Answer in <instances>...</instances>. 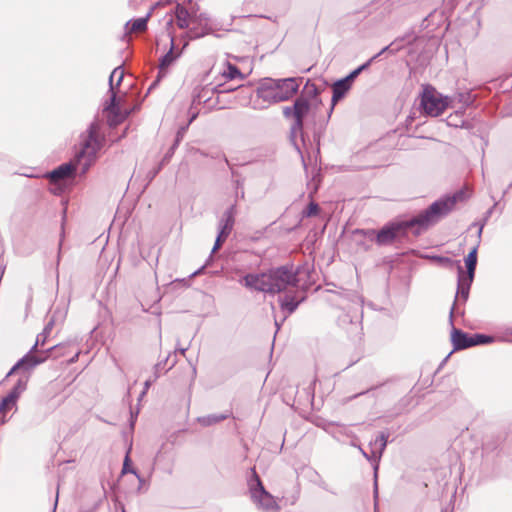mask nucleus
<instances>
[{
    "mask_svg": "<svg viewBox=\"0 0 512 512\" xmlns=\"http://www.w3.org/2000/svg\"><path fill=\"white\" fill-rule=\"evenodd\" d=\"M468 198V191L464 188L459 189L453 194L443 195L410 219L389 221L379 230L371 229L365 234L378 246H387L394 242H401L408 237L410 232L415 236H419L422 232L448 216L458 202H463Z\"/></svg>",
    "mask_w": 512,
    "mask_h": 512,
    "instance_id": "1",
    "label": "nucleus"
},
{
    "mask_svg": "<svg viewBox=\"0 0 512 512\" xmlns=\"http://www.w3.org/2000/svg\"><path fill=\"white\" fill-rule=\"evenodd\" d=\"M242 282L245 287L258 292L277 294L288 287H296L299 283L298 271L292 265L271 268L263 273H248Z\"/></svg>",
    "mask_w": 512,
    "mask_h": 512,
    "instance_id": "2",
    "label": "nucleus"
},
{
    "mask_svg": "<svg viewBox=\"0 0 512 512\" xmlns=\"http://www.w3.org/2000/svg\"><path fill=\"white\" fill-rule=\"evenodd\" d=\"M359 297L355 291L340 288L339 290H328L327 301L332 306L341 310H348L339 317L341 326L346 327L350 324L353 328L350 333H358L361 330L362 309L361 307H349L350 303L359 302Z\"/></svg>",
    "mask_w": 512,
    "mask_h": 512,
    "instance_id": "3",
    "label": "nucleus"
},
{
    "mask_svg": "<svg viewBox=\"0 0 512 512\" xmlns=\"http://www.w3.org/2000/svg\"><path fill=\"white\" fill-rule=\"evenodd\" d=\"M250 473L247 479V485L253 503L264 512H279L280 506L274 496L264 487L255 467L250 469Z\"/></svg>",
    "mask_w": 512,
    "mask_h": 512,
    "instance_id": "4",
    "label": "nucleus"
},
{
    "mask_svg": "<svg viewBox=\"0 0 512 512\" xmlns=\"http://www.w3.org/2000/svg\"><path fill=\"white\" fill-rule=\"evenodd\" d=\"M451 98L438 92L430 84L423 85L419 109L423 115L438 117L451 105Z\"/></svg>",
    "mask_w": 512,
    "mask_h": 512,
    "instance_id": "5",
    "label": "nucleus"
},
{
    "mask_svg": "<svg viewBox=\"0 0 512 512\" xmlns=\"http://www.w3.org/2000/svg\"><path fill=\"white\" fill-rule=\"evenodd\" d=\"M105 137L101 134V123L98 119L92 121L84 136L81 149L76 153L78 158L82 159L85 155L97 156V153L103 147Z\"/></svg>",
    "mask_w": 512,
    "mask_h": 512,
    "instance_id": "6",
    "label": "nucleus"
},
{
    "mask_svg": "<svg viewBox=\"0 0 512 512\" xmlns=\"http://www.w3.org/2000/svg\"><path fill=\"white\" fill-rule=\"evenodd\" d=\"M473 281H470L468 275L465 274L464 268L458 263L457 265V291L453 305L450 309L449 321L453 325L454 315H464V309L460 308L461 304L466 303L469 298L470 288Z\"/></svg>",
    "mask_w": 512,
    "mask_h": 512,
    "instance_id": "7",
    "label": "nucleus"
},
{
    "mask_svg": "<svg viewBox=\"0 0 512 512\" xmlns=\"http://www.w3.org/2000/svg\"><path fill=\"white\" fill-rule=\"evenodd\" d=\"M451 342L453 345V351H459L473 346L490 344L491 339L490 336L483 333L469 334L461 329L455 328L453 324L451 330Z\"/></svg>",
    "mask_w": 512,
    "mask_h": 512,
    "instance_id": "8",
    "label": "nucleus"
},
{
    "mask_svg": "<svg viewBox=\"0 0 512 512\" xmlns=\"http://www.w3.org/2000/svg\"><path fill=\"white\" fill-rule=\"evenodd\" d=\"M169 37L170 49L163 56H161L156 78L150 84L147 91L148 93L155 89L162 81V79L167 76L168 68L181 56L183 49L188 45V41H185L183 48L181 50H176L175 39L171 32H169Z\"/></svg>",
    "mask_w": 512,
    "mask_h": 512,
    "instance_id": "9",
    "label": "nucleus"
},
{
    "mask_svg": "<svg viewBox=\"0 0 512 512\" xmlns=\"http://www.w3.org/2000/svg\"><path fill=\"white\" fill-rule=\"evenodd\" d=\"M293 109L295 112V121L291 126V134L295 135L300 133L301 136H303L305 118L311 112L316 111L318 107L313 105V102H310V100L306 99L304 96H298L293 103Z\"/></svg>",
    "mask_w": 512,
    "mask_h": 512,
    "instance_id": "10",
    "label": "nucleus"
},
{
    "mask_svg": "<svg viewBox=\"0 0 512 512\" xmlns=\"http://www.w3.org/2000/svg\"><path fill=\"white\" fill-rule=\"evenodd\" d=\"M81 159L75 154V156L66 163H62L49 173H47V177L51 181H65L69 184H72L77 176V172L79 169Z\"/></svg>",
    "mask_w": 512,
    "mask_h": 512,
    "instance_id": "11",
    "label": "nucleus"
},
{
    "mask_svg": "<svg viewBox=\"0 0 512 512\" xmlns=\"http://www.w3.org/2000/svg\"><path fill=\"white\" fill-rule=\"evenodd\" d=\"M302 81L300 77H288L275 79L274 87L276 88V94L278 103L284 102L291 99L299 91V83Z\"/></svg>",
    "mask_w": 512,
    "mask_h": 512,
    "instance_id": "12",
    "label": "nucleus"
},
{
    "mask_svg": "<svg viewBox=\"0 0 512 512\" xmlns=\"http://www.w3.org/2000/svg\"><path fill=\"white\" fill-rule=\"evenodd\" d=\"M110 97L106 100L104 105V112L108 113V124L111 127H115L122 123L126 117L127 113L122 111L120 100L115 91L109 92Z\"/></svg>",
    "mask_w": 512,
    "mask_h": 512,
    "instance_id": "13",
    "label": "nucleus"
},
{
    "mask_svg": "<svg viewBox=\"0 0 512 512\" xmlns=\"http://www.w3.org/2000/svg\"><path fill=\"white\" fill-rule=\"evenodd\" d=\"M483 228H484V224H480L479 228L477 230L476 243H475L474 247L469 251V253L464 258L465 269H466V270H464V272L466 275H468V278L470 279V281H473L474 277H475V271H476L477 261H478L477 253H478V248H479V245L481 242Z\"/></svg>",
    "mask_w": 512,
    "mask_h": 512,
    "instance_id": "14",
    "label": "nucleus"
},
{
    "mask_svg": "<svg viewBox=\"0 0 512 512\" xmlns=\"http://www.w3.org/2000/svg\"><path fill=\"white\" fill-rule=\"evenodd\" d=\"M173 15H174V17H171L166 22L167 30H170V28L173 26L174 21L180 29L188 30L191 20L193 18V14H191L185 6L177 3L173 9ZM169 32L170 31H168V33Z\"/></svg>",
    "mask_w": 512,
    "mask_h": 512,
    "instance_id": "15",
    "label": "nucleus"
},
{
    "mask_svg": "<svg viewBox=\"0 0 512 512\" xmlns=\"http://www.w3.org/2000/svg\"><path fill=\"white\" fill-rule=\"evenodd\" d=\"M274 84L275 79L273 78L266 77L261 79L256 89L258 98L268 104L278 103V99L276 98L278 94H276Z\"/></svg>",
    "mask_w": 512,
    "mask_h": 512,
    "instance_id": "16",
    "label": "nucleus"
},
{
    "mask_svg": "<svg viewBox=\"0 0 512 512\" xmlns=\"http://www.w3.org/2000/svg\"><path fill=\"white\" fill-rule=\"evenodd\" d=\"M352 88V85L343 77L340 79H337L332 84V98H331V106L328 111V118L331 117L335 105L345 98L347 93Z\"/></svg>",
    "mask_w": 512,
    "mask_h": 512,
    "instance_id": "17",
    "label": "nucleus"
},
{
    "mask_svg": "<svg viewBox=\"0 0 512 512\" xmlns=\"http://www.w3.org/2000/svg\"><path fill=\"white\" fill-rule=\"evenodd\" d=\"M305 295L298 297L296 293H286L278 297V302L281 311L284 315H291L294 313L299 305L305 300Z\"/></svg>",
    "mask_w": 512,
    "mask_h": 512,
    "instance_id": "18",
    "label": "nucleus"
},
{
    "mask_svg": "<svg viewBox=\"0 0 512 512\" xmlns=\"http://www.w3.org/2000/svg\"><path fill=\"white\" fill-rule=\"evenodd\" d=\"M190 24H192V26H189L188 30L185 32L183 36L184 38H187L189 40L204 37L214 31L213 26H207L205 23L198 22L194 16Z\"/></svg>",
    "mask_w": 512,
    "mask_h": 512,
    "instance_id": "19",
    "label": "nucleus"
},
{
    "mask_svg": "<svg viewBox=\"0 0 512 512\" xmlns=\"http://www.w3.org/2000/svg\"><path fill=\"white\" fill-rule=\"evenodd\" d=\"M57 347L58 345H54L48 348L47 350L43 351V353L45 354V356L43 357L33 355L31 354V351H29L22 358L19 359L24 361L23 364L21 365V370L29 371L38 366L39 364L45 362L46 359L50 356L51 352L55 350Z\"/></svg>",
    "mask_w": 512,
    "mask_h": 512,
    "instance_id": "20",
    "label": "nucleus"
},
{
    "mask_svg": "<svg viewBox=\"0 0 512 512\" xmlns=\"http://www.w3.org/2000/svg\"><path fill=\"white\" fill-rule=\"evenodd\" d=\"M487 335L490 336L491 343H511L512 326L509 324H497L493 327L492 332Z\"/></svg>",
    "mask_w": 512,
    "mask_h": 512,
    "instance_id": "21",
    "label": "nucleus"
},
{
    "mask_svg": "<svg viewBox=\"0 0 512 512\" xmlns=\"http://www.w3.org/2000/svg\"><path fill=\"white\" fill-rule=\"evenodd\" d=\"M388 438H389V433L381 432L379 434V436L375 439L374 445L377 446V448L375 450H372V454L374 457L373 468H374L375 476L377 475V469H378V465H379L381 456L386 449Z\"/></svg>",
    "mask_w": 512,
    "mask_h": 512,
    "instance_id": "22",
    "label": "nucleus"
},
{
    "mask_svg": "<svg viewBox=\"0 0 512 512\" xmlns=\"http://www.w3.org/2000/svg\"><path fill=\"white\" fill-rule=\"evenodd\" d=\"M236 202L237 200L225 210L221 219L219 220L218 228H223L224 230L232 232L235 224V216L237 214Z\"/></svg>",
    "mask_w": 512,
    "mask_h": 512,
    "instance_id": "23",
    "label": "nucleus"
},
{
    "mask_svg": "<svg viewBox=\"0 0 512 512\" xmlns=\"http://www.w3.org/2000/svg\"><path fill=\"white\" fill-rule=\"evenodd\" d=\"M319 94V88L311 80L308 79L299 96H304L306 99H309L310 102H313V105L319 108V106L322 104V100L319 97Z\"/></svg>",
    "mask_w": 512,
    "mask_h": 512,
    "instance_id": "24",
    "label": "nucleus"
},
{
    "mask_svg": "<svg viewBox=\"0 0 512 512\" xmlns=\"http://www.w3.org/2000/svg\"><path fill=\"white\" fill-rule=\"evenodd\" d=\"M151 16V11H149L146 16L144 17H139V18H136V19H132V20H129L126 24H125V29L128 33H132V32H138V31H144L147 29V23H148V19L150 18Z\"/></svg>",
    "mask_w": 512,
    "mask_h": 512,
    "instance_id": "25",
    "label": "nucleus"
},
{
    "mask_svg": "<svg viewBox=\"0 0 512 512\" xmlns=\"http://www.w3.org/2000/svg\"><path fill=\"white\" fill-rule=\"evenodd\" d=\"M229 416H230L229 412L220 413V414H210V415L198 417L197 421L203 427H209V426L215 425L217 423H220V422L226 420L227 418H229Z\"/></svg>",
    "mask_w": 512,
    "mask_h": 512,
    "instance_id": "26",
    "label": "nucleus"
},
{
    "mask_svg": "<svg viewBox=\"0 0 512 512\" xmlns=\"http://www.w3.org/2000/svg\"><path fill=\"white\" fill-rule=\"evenodd\" d=\"M222 76L226 80H235L237 78L243 80L245 75L241 72L238 66L230 62L226 63V69L222 72Z\"/></svg>",
    "mask_w": 512,
    "mask_h": 512,
    "instance_id": "27",
    "label": "nucleus"
},
{
    "mask_svg": "<svg viewBox=\"0 0 512 512\" xmlns=\"http://www.w3.org/2000/svg\"><path fill=\"white\" fill-rule=\"evenodd\" d=\"M131 473L134 474L140 483H142L143 479L141 475L138 473V471L132 467V460L130 458V449L127 451L124 461H123V467H122V474Z\"/></svg>",
    "mask_w": 512,
    "mask_h": 512,
    "instance_id": "28",
    "label": "nucleus"
},
{
    "mask_svg": "<svg viewBox=\"0 0 512 512\" xmlns=\"http://www.w3.org/2000/svg\"><path fill=\"white\" fill-rule=\"evenodd\" d=\"M55 325L54 316H52L49 321L45 324V327L41 333L37 335V344L43 346L46 343L48 336L50 335L53 327Z\"/></svg>",
    "mask_w": 512,
    "mask_h": 512,
    "instance_id": "29",
    "label": "nucleus"
},
{
    "mask_svg": "<svg viewBox=\"0 0 512 512\" xmlns=\"http://www.w3.org/2000/svg\"><path fill=\"white\" fill-rule=\"evenodd\" d=\"M17 399H15L14 394H7L0 401V413L5 414L10 411L14 406H16Z\"/></svg>",
    "mask_w": 512,
    "mask_h": 512,
    "instance_id": "30",
    "label": "nucleus"
},
{
    "mask_svg": "<svg viewBox=\"0 0 512 512\" xmlns=\"http://www.w3.org/2000/svg\"><path fill=\"white\" fill-rule=\"evenodd\" d=\"M95 159L96 156H91L90 154L85 155L80 161L77 175L84 176L93 165Z\"/></svg>",
    "mask_w": 512,
    "mask_h": 512,
    "instance_id": "31",
    "label": "nucleus"
},
{
    "mask_svg": "<svg viewBox=\"0 0 512 512\" xmlns=\"http://www.w3.org/2000/svg\"><path fill=\"white\" fill-rule=\"evenodd\" d=\"M49 182H50L49 190L51 191V193H53L55 195H62L71 186V184H69L65 181H60V180L54 181V182L49 180Z\"/></svg>",
    "mask_w": 512,
    "mask_h": 512,
    "instance_id": "32",
    "label": "nucleus"
},
{
    "mask_svg": "<svg viewBox=\"0 0 512 512\" xmlns=\"http://www.w3.org/2000/svg\"><path fill=\"white\" fill-rule=\"evenodd\" d=\"M218 229H219L218 234L216 236L215 243H214L211 253H215L216 251H218L222 247V245L224 244V242L226 241V239L229 237V235L231 233V231L224 230L223 228H218Z\"/></svg>",
    "mask_w": 512,
    "mask_h": 512,
    "instance_id": "33",
    "label": "nucleus"
},
{
    "mask_svg": "<svg viewBox=\"0 0 512 512\" xmlns=\"http://www.w3.org/2000/svg\"><path fill=\"white\" fill-rule=\"evenodd\" d=\"M28 378H19L17 382L14 384L12 389L9 391V394H14L15 399H19L22 392H24L27 388Z\"/></svg>",
    "mask_w": 512,
    "mask_h": 512,
    "instance_id": "34",
    "label": "nucleus"
},
{
    "mask_svg": "<svg viewBox=\"0 0 512 512\" xmlns=\"http://www.w3.org/2000/svg\"><path fill=\"white\" fill-rule=\"evenodd\" d=\"M319 213H320V207L314 201H311L307 205L306 209L302 212L304 217H315V216H318Z\"/></svg>",
    "mask_w": 512,
    "mask_h": 512,
    "instance_id": "35",
    "label": "nucleus"
},
{
    "mask_svg": "<svg viewBox=\"0 0 512 512\" xmlns=\"http://www.w3.org/2000/svg\"><path fill=\"white\" fill-rule=\"evenodd\" d=\"M165 165H167V164L163 163V161L161 160L157 164V166H155L153 169L148 171V173L146 174V180H147L146 186H148L156 178V176L160 173V171L163 169V167Z\"/></svg>",
    "mask_w": 512,
    "mask_h": 512,
    "instance_id": "36",
    "label": "nucleus"
},
{
    "mask_svg": "<svg viewBox=\"0 0 512 512\" xmlns=\"http://www.w3.org/2000/svg\"><path fill=\"white\" fill-rule=\"evenodd\" d=\"M240 87H242V85L232 87V86H226L224 83H220V84L216 85L215 87L211 88V92L217 93V94L230 93V92L237 90Z\"/></svg>",
    "mask_w": 512,
    "mask_h": 512,
    "instance_id": "37",
    "label": "nucleus"
},
{
    "mask_svg": "<svg viewBox=\"0 0 512 512\" xmlns=\"http://www.w3.org/2000/svg\"><path fill=\"white\" fill-rule=\"evenodd\" d=\"M211 91V89H207V88H203L200 92L198 93H195L193 95V104L195 103H201L202 101L203 102H206L210 99V97L208 96V93Z\"/></svg>",
    "mask_w": 512,
    "mask_h": 512,
    "instance_id": "38",
    "label": "nucleus"
},
{
    "mask_svg": "<svg viewBox=\"0 0 512 512\" xmlns=\"http://www.w3.org/2000/svg\"><path fill=\"white\" fill-rule=\"evenodd\" d=\"M475 97L470 92H462L458 94V101L464 106L473 104Z\"/></svg>",
    "mask_w": 512,
    "mask_h": 512,
    "instance_id": "39",
    "label": "nucleus"
},
{
    "mask_svg": "<svg viewBox=\"0 0 512 512\" xmlns=\"http://www.w3.org/2000/svg\"><path fill=\"white\" fill-rule=\"evenodd\" d=\"M178 146L179 145H176V142L173 141L172 145L169 147V149L166 151L163 158L161 159L163 163L168 164L170 162Z\"/></svg>",
    "mask_w": 512,
    "mask_h": 512,
    "instance_id": "40",
    "label": "nucleus"
},
{
    "mask_svg": "<svg viewBox=\"0 0 512 512\" xmlns=\"http://www.w3.org/2000/svg\"><path fill=\"white\" fill-rule=\"evenodd\" d=\"M187 130H188V125H182L178 128L175 138H174V142H176V145H180V143L184 139V136H185Z\"/></svg>",
    "mask_w": 512,
    "mask_h": 512,
    "instance_id": "41",
    "label": "nucleus"
},
{
    "mask_svg": "<svg viewBox=\"0 0 512 512\" xmlns=\"http://www.w3.org/2000/svg\"><path fill=\"white\" fill-rule=\"evenodd\" d=\"M193 16L195 19H197L198 22L205 23L207 26H212L211 17L208 13L202 12L199 14L193 13Z\"/></svg>",
    "mask_w": 512,
    "mask_h": 512,
    "instance_id": "42",
    "label": "nucleus"
},
{
    "mask_svg": "<svg viewBox=\"0 0 512 512\" xmlns=\"http://www.w3.org/2000/svg\"><path fill=\"white\" fill-rule=\"evenodd\" d=\"M119 71H120V67H116V68H114V70L111 72V74L109 76V80H108L109 92L115 91V89H116V86L114 84V78L117 76Z\"/></svg>",
    "mask_w": 512,
    "mask_h": 512,
    "instance_id": "43",
    "label": "nucleus"
},
{
    "mask_svg": "<svg viewBox=\"0 0 512 512\" xmlns=\"http://www.w3.org/2000/svg\"><path fill=\"white\" fill-rule=\"evenodd\" d=\"M378 58V55H374L369 60H367L365 63L361 64L357 67L359 73L361 74L363 71L367 70L371 64Z\"/></svg>",
    "mask_w": 512,
    "mask_h": 512,
    "instance_id": "44",
    "label": "nucleus"
},
{
    "mask_svg": "<svg viewBox=\"0 0 512 512\" xmlns=\"http://www.w3.org/2000/svg\"><path fill=\"white\" fill-rule=\"evenodd\" d=\"M360 75L359 71L357 68H355L354 70H352L348 75H346L344 78L351 84L353 85L354 81L356 80V78Z\"/></svg>",
    "mask_w": 512,
    "mask_h": 512,
    "instance_id": "45",
    "label": "nucleus"
},
{
    "mask_svg": "<svg viewBox=\"0 0 512 512\" xmlns=\"http://www.w3.org/2000/svg\"><path fill=\"white\" fill-rule=\"evenodd\" d=\"M283 115L285 118H293L295 120L293 105L283 107Z\"/></svg>",
    "mask_w": 512,
    "mask_h": 512,
    "instance_id": "46",
    "label": "nucleus"
},
{
    "mask_svg": "<svg viewBox=\"0 0 512 512\" xmlns=\"http://www.w3.org/2000/svg\"><path fill=\"white\" fill-rule=\"evenodd\" d=\"M168 357L164 360V361H161V362H158L155 366H154V369H155V378H158L159 377V372L160 370H165V366L168 362Z\"/></svg>",
    "mask_w": 512,
    "mask_h": 512,
    "instance_id": "47",
    "label": "nucleus"
},
{
    "mask_svg": "<svg viewBox=\"0 0 512 512\" xmlns=\"http://www.w3.org/2000/svg\"><path fill=\"white\" fill-rule=\"evenodd\" d=\"M23 360H18L13 366L12 368L9 370V372L7 373L6 377H9L11 375H13L14 373H16L17 371L21 370V365L23 364Z\"/></svg>",
    "mask_w": 512,
    "mask_h": 512,
    "instance_id": "48",
    "label": "nucleus"
},
{
    "mask_svg": "<svg viewBox=\"0 0 512 512\" xmlns=\"http://www.w3.org/2000/svg\"><path fill=\"white\" fill-rule=\"evenodd\" d=\"M119 67H120V71L118 72V74L116 76L117 77V80H116V83H115L116 88H118L121 85V83L123 81V78H124L123 66L120 65Z\"/></svg>",
    "mask_w": 512,
    "mask_h": 512,
    "instance_id": "49",
    "label": "nucleus"
},
{
    "mask_svg": "<svg viewBox=\"0 0 512 512\" xmlns=\"http://www.w3.org/2000/svg\"><path fill=\"white\" fill-rule=\"evenodd\" d=\"M494 207H491L490 209H488L485 213V217H484V220L482 223H478V222H474L472 223L471 227H478L479 228V225L480 224H484L485 225V222L487 221V219L491 216L492 214V211H493Z\"/></svg>",
    "mask_w": 512,
    "mask_h": 512,
    "instance_id": "50",
    "label": "nucleus"
},
{
    "mask_svg": "<svg viewBox=\"0 0 512 512\" xmlns=\"http://www.w3.org/2000/svg\"><path fill=\"white\" fill-rule=\"evenodd\" d=\"M377 387H378V386H373V387H371V388H369V389H367V390H365V391L359 392V393H357V394H355V395L351 396V397L349 398V400H352V399L357 398L358 396H361V395L367 394V393H369V392H371V391L375 390Z\"/></svg>",
    "mask_w": 512,
    "mask_h": 512,
    "instance_id": "51",
    "label": "nucleus"
},
{
    "mask_svg": "<svg viewBox=\"0 0 512 512\" xmlns=\"http://www.w3.org/2000/svg\"><path fill=\"white\" fill-rule=\"evenodd\" d=\"M360 451L362 453V455L367 459L369 460L370 462H373L374 463V457H373V454H368L366 451H364L362 448H360Z\"/></svg>",
    "mask_w": 512,
    "mask_h": 512,
    "instance_id": "52",
    "label": "nucleus"
},
{
    "mask_svg": "<svg viewBox=\"0 0 512 512\" xmlns=\"http://www.w3.org/2000/svg\"><path fill=\"white\" fill-rule=\"evenodd\" d=\"M287 317V315H284L280 321L275 317V326L277 328V331L280 329V326L283 324Z\"/></svg>",
    "mask_w": 512,
    "mask_h": 512,
    "instance_id": "53",
    "label": "nucleus"
},
{
    "mask_svg": "<svg viewBox=\"0 0 512 512\" xmlns=\"http://www.w3.org/2000/svg\"><path fill=\"white\" fill-rule=\"evenodd\" d=\"M316 380H314L308 387V394H311L312 399L314 398V385Z\"/></svg>",
    "mask_w": 512,
    "mask_h": 512,
    "instance_id": "54",
    "label": "nucleus"
},
{
    "mask_svg": "<svg viewBox=\"0 0 512 512\" xmlns=\"http://www.w3.org/2000/svg\"><path fill=\"white\" fill-rule=\"evenodd\" d=\"M234 184H235V188H236V190H239V188H242V186H243V181H242V180H240V179H236V180L234 181Z\"/></svg>",
    "mask_w": 512,
    "mask_h": 512,
    "instance_id": "55",
    "label": "nucleus"
},
{
    "mask_svg": "<svg viewBox=\"0 0 512 512\" xmlns=\"http://www.w3.org/2000/svg\"><path fill=\"white\" fill-rule=\"evenodd\" d=\"M390 47H391V45L385 46V47H384V48H382V49L380 50V52H378L376 55H378V57H379V56H380V55H382L383 53L390 51Z\"/></svg>",
    "mask_w": 512,
    "mask_h": 512,
    "instance_id": "56",
    "label": "nucleus"
},
{
    "mask_svg": "<svg viewBox=\"0 0 512 512\" xmlns=\"http://www.w3.org/2000/svg\"><path fill=\"white\" fill-rule=\"evenodd\" d=\"M64 204H65V207L63 208V211H62V225L64 224V221L66 219V213H67V207H66L67 202H64Z\"/></svg>",
    "mask_w": 512,
    "mask_h": 512,
    "instance_id": "57",
    "label": "nucleus"
},
{
    "mask_svg": "<svg viewBox=\"0 0 512 512\" xmlns=\"http://www.w3.org/2000/svg\"><path fill=\"white\" fill-rule=\"evenodd\" d=\"M441 262H445V263H451L452 262V259L449 258V257H439L438 258Z\"/></svg>",
    "mask_w": 512,
    "mask_h": 512,
    "instance_id": "58",
    "label": "nucleus"
},
{
    "mask_svg": "<svg viewBox=\"0 0 512 512\" xmlns=\"http://www.w3.org/2000/svg\"><path fill=\"white\" fill-rule=\"evenodd\" d=\"M244 190L242 189L240 192L239 190H236V198H244Z\"/></svg>",
    "mask_w": 512,
    "mask_h": 512,
    "instance_id": "59",
    "label": "nucleus"
},
{
    "mask_svg": "<svg viewBox=\"0 0 512 512\" xmlns=\"http://www.w3.org/2000/svg\"><path fill=\"white\" fill-rule=\"evenodd\" d=\"M196 117H197V114H192L186 125L189 126L196 119Z\"/></svg>",
    "mask_w": 512,
    "mask_h": 512,
    "instance_id": "60",
    "label": "nucleus"
},
{
    "mask_svg": "<svg viewBox=\"0 0 512 512\" xmlns=\"http://www.w3.org/2000/svg\"><path fill=\"white\" fill-rule=\"evenodd\" d=\"M205 266H202L201 268H199L197 271H195L192 276H195V275H199L203 270H204Z\"/></svg>",
    "mask_w": 512,
    "mask_h": 512,
    "instance_id": "61",
    "label": "nucleus"
},
{
    "mask_svg": "<svg viewBox=\"0 0 512 512\" xmlns=\"http://www.w3.org/2000/svg\"><path fill=\"white\" fill-rule=\"evenodd\" d=\"M38 345H39V344H37V341H36V342H35V344L32 346V348L30 349L31 354H33V352H35V351L37 350V346H38Z\"/></svg>",
    "mask_w": 512,
    "mask_h": 512,
    "instance_id": "62",
    "label": "nucleus"
},
{
    "mask_svg": "<svg viewBox=\"0 0 512 512\" xmlns=\"http://www.w3.org/2000/svg\"><path fill=\"white\" fill-rule=\"evenodd\" d=\"M318 485H319L320 487H322L323 489H326V484H325V482H324L322 479H320V481H319Z\"/></svg>",
    "mask_w": 512,
    "mask_h": 512,
    "instance_id": "63",
    "label": "nucleus"
},
{
    "mask_svg": "<svg viewBox=\"0 0 512 512\" xmlns=\"http://www.w3.org/2000/svg\"><path fill=\"white\" fill-rule=\"evenodd\" d=\"M378 495V487H377V482L375 481V485H374V496L375 498L377 497Z\"/></svg>",
    "mask_w": 512,
    "mask_h": 512,
    "instance_id": "64",
    "label": "nucleus"
}]
</instances>
